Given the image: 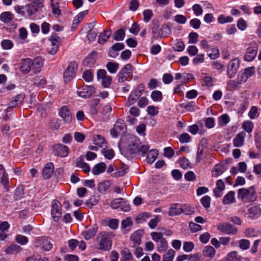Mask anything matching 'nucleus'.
Masks as SVG:
<instances>
[{
    "label": "nucleus",
    "mask_w": 261,
    "mask_h": 261,
    "mask_svg": "<svg viewBox=\"0 0 261 261\" xmlns=\"http://www.w3.org/2000/svg\"><path fill=\"white\" fill-rule=\"evenodd\" d=\"M237 197L244 203H249L254 201L256 198V193L254 186L248 189L241 188L238 190Z\"/></svg>",
    "instance_id": "nucleus-1"
},
{
    "label": "nucleus",
    "mask_w": 261,
    "mask_h": 261,
    "mask_svg": "<svg viewBox=\"0 0 261 261\" xmlns=\"http://www.w3.org/2000/svg\"><path fill=\"white\" fill-rule=\"evenodd\" d=\"M113 237L112 232L102 231L99 233L96 238L99 243L98 249L105 251L110 250L112 246V239Z\"/></svg>",
    "instance_id": "nucleus-2"
},
{
    "label": "nucleus",
    "mask_w": 261,
    "mask_h": 261,
    "mask_svg": "<svg viewBox=\"0 0 261 261\" xmlns=\"http://www.w3.org/2000/svg\"><path fill=\"white\" fill-rule=\"evenodd\" d=\"M134 70V67L131 64H127L124 66L117 75L118 82L123 83L128 78L131 77Z\"/></svg>",
    "instance_id": "nucleus-3"
},
{
    "label": "nucleus",
    "mask_w": 261,
    "mask_h": 261,
    "mask_svg": "<svg viewBox=\"0 0 261 261\" xmlns=\"http://www.w3.org/2000/svg\"><path fill=\"white\" fill-rule=\"evenodd\" d=\"M77 68L78 65L75 62L69 63L64 73V80L65 83L69 82L74 78Z\"/></svg>",
    "instance_id": "nucleus-4"
},
{
    "label": "nucleus",
    "mask_w": 261,
    "mask_h": 261,
    "mask_svg": "<svg viewBox=\"0 0 261 261\" xmlns=\"http://www.w3.org/2000/svg\"><path fill=\"white\" fill-rule=\"evenodd\" d=\"M257 44L255 42H252L247 48L246 53L244 56V60L248 62L252 61L256 57L257 51Z\"/></svg>",
    "instance_id": "nucleus-5"
},
{
    "label": "nucleus",
    "mask_w": 261,
    "mask_h": 261,
    "mask_svg": "<svg viewBox=\"0 0 261 261\" xmlns=\"http://www.w3.org/2000/svg\"><path fill=\"white\" fill-rule=\"evenodd\" d=\"M60 38L56 33H53L49 38L51 45L47 48L49 54L55 55L58 50V45L60 42Z\"/></svg>",
    "instance_id": "nucleus-6"
},
{
    "label": "nucleus",
    "mask_w": 261,
    "mask_h": 261,
    "mask_svg": "<svg viewBox=\"0 0 261 261\" xmlns=\"http://www.w3.org/2000/svg\"><path fill=\"white\" fill-rule=\"evenodd\" d=\"M51 214L54 220L58 222L60 220L62 215L61 207L60 203L57 200H54L51 204Z\"/></svg>",
    "instance_id": "nucleus-7"
},
{
    "label": "nucleus",
    "mask_w": 261,
    "mask_h": 261,
    "mask_svg": "<svg viewBox=\"0 0 261 261\" xmlns=\"http://www.w3.org/2000/svg\"><path fill=\"white\" fill-rule=\"evenodd\" d=\"M97 77L98 80L101 79V84L105 88H108L111 84L112 77L107 75V72L104 69H99L97 72Z\"/></svg>",
    "instance_id": "nucleus-8"
},
{
    "label": "nucleus",
    "mask_w": 261,
    "mask_h": 261,
    "mask_svg": "<svg viewBox=\"0 0 261 261\" xmlns=\"http://www.w3.org/2000/svg\"><path fill=\"white\" fill-rule=\"evenodd\" d=\"M217 228L227 234H235L238 231L237 228L229 223H220L217 225Z\"/></svg>",
    "instance_id": "nucleus-9"
},
{
    "label": "nucleus",
    "mask_w": 261,
    "mask_h": 261,
    "mask_svg": "<svg viewBox=\"0 0 261 261\" xmlns=\"http://www.w3.org/2000/svg\"><path fill=\"white\" fill-rule=\"evenodd\" d=\"M246 215L252 220L258 219L261 216V208L258 205H253L248 208Z\"/></svg>",
    "instance_id": "nucleus-10"
},
{
    "label": "nucleus",
    "mask_w": 261,
    "mask_h": 261,
    "mask_svg": "<svg viewBox=\"0 0 261 261\" xmlns=\"http://www.w3.org/2000/svg\"><path fill=\"white\" fill-rule=\"evenodd\" d=\"M54 149L55 154L61 157H66L69 153L68 147L61 144L54 145Z\"/></svg>",
    "instance_id": "nucleus-11"
},
{
    "label": "nucleus",
    "mask_w": 261,
    "mask_h": 261,
    "mask_svg": "<svg viewBox=\"0 0 261 261\" xmlns=\"http://www.w3.org/2000/svg\"><path fill=\"white\" fill-rule=\"evenodd\" d=\"M128 146V149L130 154H135L138 152L139 146L141 145L140 140L137 137L131 138Z\"/></svg>",
    "instance_id": "nucleus-12"
},
{
    "label": "nucleus",
    "mask_w": 261,
    "mask_h": 261,
    "mask_svg": "<svg viewBox=\"0 0 261 261\" xmlns=\"http://www.w3.org/2000/svg\"><path fill=\"white\" fill-rule=\"evenodd\" d=\"M95 92V88L92 86H86L81 91H77L79 96L83 98H89Z\"/></svg>",
    "instance_id": "nucleus-13"
},
{
    "label": "nucleus",
    "mask_w": 261,
    "mask_h": 261,
    "mask_svg": "<svg viewBox=\"0 0 261 261\" xmlns=\"http://www.w3.org/2000/svg\"><path fill=\"white\" fill-rule=\"evenodd\" d=\"M239 65V61L236 59L229 62L227 66V74L229 78H232L236 73Z\"/></svg>",
    "instance_id": "nucleus-14"
},
{
    "label": "nucleus",
    "mask_w": 261,
    "mask_h": 261,
    "mask_svg": "<svg viewBox=\"0 0 261 261\" xmlns=\"http://www.w3.org/2000/svg\"><path fill=\"white\" fill-rule=\"evenodd\" d=\"M59 114L65 122L69 123L71 121V115L67 106H63L59 109Z\"/></svg>",
    "instance_id": "nucleus-15"
},
{
    "label": "nucleus",
    "mask_w": 261,
    "mask_h": 261,
    "mask_svg": "<svg viewBox=\"0 0 261 261\" xmlns=\"http://www.w3.org/2000/svg\"><path fill=\"white\" fill-rule=\"evenodd\" d=\"M54 170V164L51 163H47L43 169L42 176L44 179H48L52 175Z\"/></svg>",
    "instance_id": "nucleus-16"
},
{
    "label": "nucleus",
    "mask_w": 261,
    "mask_h": 261,
    "mask_svg": "<svg viewBox=\"0 0 261 261\" xmlns=\"http://www.w3.org/2000/svg\"><path fill=\"white\" fill-rule=\"evenodd\" d=\"M246 136V133L242 131L238 134L233 140V146L235 147H240L243 145L244 139Z\"/></svg>",
    "instance_id": "nucleus-17"
},
{
    "label": "nucleus",
    "mask_w": 261,
    "mask_h": 261,
    "mask_svg": "<svg viewBox=\"0 0 261 261\" xmlns=\"http://www.w3.org/2000/svg\"><path fill=\"white\" fill-rule=\"evenodd\" d=\"M143 233L144 232L142 230H138L131 235L130 239L134 242L133 247H135L140 244Z\"/></svg>",
    "instance_id": "nucleus-18"
},
{
    "label": "nucleus",
    "mask_w": 261,
    "mask_h": 261,
    "mask_svg": "<svg viewBox=\"0 0 261 261\" xmlns=\"http://www.w3.org/2000/svg\"><path fill=\"white\" fill-rule=\"evenodd\" d=\"M97 53L93 51L83 61V64L88 67H92L95 63Z\"/></svg>",
    "instance_id": "nucleus-19"
},
{
    "label": "nucleus",
    "mask_w": 261,
    "mask_h": 261,
    "mask_svg": "<svg viewBox=\"0 0 261 261\" xmlns=\"http://www.w3.org/2000/svg\"><path fill=\"white\" fill-rule=\"evenodd\" d=\"M93 141L95 145L100 148L106 149L107 147V142L105 138L100 135H94L93 137Z\"/></svg>",
    "instance_id": "nucleus-20"
},
{
    "label": "nucleus",
    "mask_w": 261,
    "mask_h": 261,
    "mask_svg": "<svg viewBox=\"0 0 261 261\" xmlns=\"http://www.w3.org/2000/svg\"><path fill=\"white\" fill-rule=\"evenodd\" d=\"M32 65V59L30 58L23 59L20 67L21 71L24 73H28L31 69Z\"/></svg>",
    "instance_id": "nucleus-21"
},
{
    "label": "nucleus",
    "mask_w": 261,
    "mask_h": 261,
    "mask_svg": "<svg viewBox=\"0 0 261 261\" xmlns=\"http://www.w3.org/2000/svg\"><path fill=\"white\" fill-rule=\"evenodd\" d=\"M106 165L103 162H100L95 165L92 169V173L95 175H99L105 171Z\"/></svg>",
    "instance_id": "nucleus-22"
},
{
    "label": "nucleus",
    "mask_w": 261,
    "mask_h": 261,
    "mask_svg": "<svg viewBox=\"0 0 261 261\" xmlns=\"http://www.w3.org/2000/svg\"><path fill=\"white\" fill-rule=\"evenodd\" d=\"M171 33L170 28L166 24L162 25L158 33V37L160 38H164L170 35Z\"/></svg>",
    "instance_id": "nucleus-23"
},
{
    "label": "nucleus",
    "mask_w": 261,
    "mask_h": 261,
    "mask_svg": "<svg viewBox=\"0 0 261 261\" xmlns=\"http://www.w3.org/2000/svg\"><path fill=\"white\" fill-rule=\"evenodd\" d=\"M225 170L226 168L223 164H218L215 166L212 171V176L213 177L218 176L222 174Z\"/></svg>",
    "instance_id": "nucleus-24"
},
{
    "label": "nucleus",
    "mask_w": 261,
    "mask_h": 261,
    "mask_svg": "<svg viewBox=\"0 0 261 261\" xmlns=\"http://www.w3.org/2000/svg\"><path fill=\"white\" fill-rule=\"evenodd\" d=\"M33 71L34 73L39 72L40 71V67L43 65L42 60L41 58L37 57L32 61Z\"/></svg>",
    "instance_id": "nucleus-25"
},
{
    "label": "nucleus",
    "mask_w": 261,
    "mask_h": 261,
    "mask_svg": "<svg viewBox=\"0 0 261 261\" xmlns=\"http://www.w3.org/2000/svg\"><path fill=\"white\" fill-rule=\"evenodd\" d=\"M111 34L112 31L111 30H105L98 37V43L101 44L105 43L110 38Z\"/></svg>",
    "instance_id": "nucleus-26"
},
{
    "label": "nucleus",
    "mask_w": 261,
    "mask_h": 261,
    "mask_svg": "<svg viewBox=\"0 0 261 261\" xmlns=\"http://www.w3.org/2000/svg\"><path fill=\"white\" fill-rule=\"evenodd\" d=\"M178 203H173L171 205L168 212V214L170 216L179 215L182 213L181 211V206L178 207Z\"/></svg>",
    "instance_id": "nucleus-27"
},
{
    "label": "nucleus",
    "mask_w": 261,
    "mask_h": 261,
    "mask_svg": "<svg viewBox=\"0 0 261 261\" xmlns=\"http://www.w3.org/2000/svg\"><path fill=\"white\" fill-rule=\"evenodd\" d=\"M97 231V227H93L92 228H90L88 230L86 231H83L82 233L85 239L87 240H88L93 238L96 234Z\"/></svg>",
    "instance_id": "nucleus-28"
},
{
    "label": "nucleus",
    "mask_w": 261,
    "mask_h": 261,
    "mask_svg": "<svg viewBox=\"0 0 261 261\" xmlns=\"http://www.w3.org/2000/svg\"><path fill=\"white\" fill-rule=\"evenodd\" d=\"M235 201L234 192L233 191L229 192L224 196L223 202L224 204H228L233 203Z\"/></svg>",
    "instance_id": "nucleus-29"
},
{
    "label": "nucleus",
    "mask_w": 261,
    "mask_h": 261,
    "mask_svg": "<svg viewBox=\"0 0 261 261\" xmlns=\"http://www.w3.org/2000/svg\"><path fill=\"white\" fill-rule=\"evenodd\" d=\"M158 151L156 149H152L147 154L146 160L147 162L150 164L153 163L158 155Z\"/></svg>",
    "instance_id": "nucleus-30"
},
{
    "label": "nucleus",
    "mask_w": 261,
    "mask_h": 261,
    "mask_svg": "<svg viewBox=\"0 0 261 261\" xmlns=\"http://www.w3.org/2000/svg\"><path fill=\"white\" fill-rule=\"evenodd\" d=\"M114 128L117 130L120 133L124 132L126 129V124L124 120L118 119L114 126Z\"/></svg>",
    "instance_id": "nucleus-31"
},
{
    "label": "nucleus",
    "mask_w": 261,
    "mask_h": 261,
    "mask_svg": "<svg viewBox=\"0 0 261 261\" xmlns=\"http://www.w3.org/2000/svg\"><path fill=\"white\" fill-rule=\"evenodd\" d=\"M216 253L215 249L210 246L204 247L203 250V254L205 257H213Z\"/></svg>",
    "instance_id": "nucleus-32"
},
{
    "label": "nucleus",
    "mask_w": 261,
    "mask_h": 261,
    "mask_svg": "<svg viewBox=\"0 0 261 261\" xmlns=\"http://www.w3.org/2000/svg\"><path fill=\"white\" fill-rule=\"evenodd\" d=\"M125 35V31L122 29H120L116 31L113 35V37L114 40L116 41H121L123 40Z\"/></svg>",
    "instance_id": "nucleus-33"
},
{
    "label": "nucleus",
    "mask_w": 261,
    "mask_h": 261,
    "mask_svg": "<svg viewBox=\"0 0 261 261\" xmlns=\"http://www.w3.org/2000/svg\"><path fill=\"white\" fill-rule=\"evenodd\" d=\"M21 247L16 244L11 245L6 249L7 254H16L20 251Z\"/></svg>",
    "instance_id": "nucleus-34"
},
{
    "label": "nucleus",
    "mask_w": 261,
    "mask_h": 261,
    "mask_svg": "<svg viewBox=\"0 0 261 261\" xmlns=\"http://www.w3.org/2000/svg\"><path fill=\"white\" fill-rule=\"evenodd\" d=\"M108 71L111 73H115L118 69L119 64L116 62H108L106 65Z\"/></svg>",
    "instance_id": "nucleus-35"
},
{
    "label": "nucleus",
    "mask_w": 261,
    "mask_h": 261,
    "mask_svg": "<svg viewBox=\"0 0 261 261\" xmlns=\"http://www.w3.org/2000/svg\"><path fill=\"white\" fill-rule=\"evenodd\" d=\"M13 19V14L10 12H5L0 15V19L2 21L8 23Z\"/></svg>",
    "instance_id": "nucleus-36"
},
{
    "label": "nucleus",
    "mask_w": 261,
    "mask_h": 261,
    "mask_svg": "<svg viewBox=\"0 0 261 261\" xmlns=\"http://www.w3.org/2000/svg\"><path fill=\"white\" fill-rule=\"evenodd\" d=\"M47 84L46 79L35 77L33 80V85L37 87H43Z\"/></svg>",
    "instance_id": "nucleus-37"
},
{
    "label": "nucleus",
    "mask_w": 261,
    "mask_h": 261,
    "mask_svg": "<svg viewBox=\"0 0 261 261\" xmlns=\"http://www.w3.org/2000/svg\"><path fill=\"white\" fill-rule=\"evenodd\" d=\"M144 85L143 84H140L137 86L136 89L133 90L131 93L133 94L135 97H137V98H139L142 95V92L144 90Z\"/></svg>",
    "instance_id": "nucleus-38"
},
{
    "label": "nucleus",
    "mask_w": 261,
    "mask_h": 261,
    "mask_svg": "<svg viewBox=\"0 0 261 261\" xmlns=\"http://www.w3.org/2000/svg\"><path fill=\"white\" fill-rule=\"evenodd\" d=\"M88 13V10L82 11L78 14L73 20V25H76L83 19V18Z\"/></svg>",
    "instance_id": "nucleus-39"
},
{
    "label": "nucleus",
    "mask_w": 261,
    "mask_h": 261,
    "mask_svg": "<svg viewBox=\"0 0 261 261\" xmlns=\"http://www.w3.org/2000/svg\"><path fill=\"white\" fill-rule=\"evenodd\" d=\"M244 233L247 237H255L258 236L260 234V232L258 230H256L254 228H249L247 229Z\"/></svg>",
    "instance_id": "nucleus-40"
},
{
    "label": "nucleus",
    "mask_w": 261,
    "mask_h": 261,
    "mask_svg": "<svg viewBox=\"0 0 261 261\" xmlns=\"http://www.w3.org/2000/svg\"><path fill=\"white\" fill-rule=\"evenodd\" d=\"M150 217V214L146 212L140 214L135 219V221L137 223H141L144 222Z\"/></svg>",
    "instance_id": "nucleus-41"
},
{
    "label": "nucleus",
    "mask_w": 261,
    "mask_h": 261,
    "mask_svg": "<svg viewBox=\"0 0 261 261\" xmlns=\"http://www.w3.org/2000/svg\"><path fill=\"white\" fill-rule=\"evenodd\" d=\"M123 200L124 198H123L114 199L111 202V207L113 209L118 208L119 207H121V204L123 202Z\"/></svg>",
    "instance_id": "nucleus-42"
},
{
    "label": "nucleus",
    "mask_w": 261,
    "mask_h": 261,
    "mask_svg": "<svg viewBox=\"0 0 261 261\" xmlns=\"http://www.w3.org/2000/svg\"><path fill=\"white\" fill-rule=\"evenodd\" d=\"M254 72L255 68L253 67H251L245 69L243 75L245 76V77L244 79H242L241 80L246 81L248 79V78L251 76L252 74L254 73Z\"/></svg>",
    "instance_id": "nucleus-43"
},
{
    "label": "nucleus",
    "mask_w": 261,
    "mask_h": 261,
    "mask_svg": "<svg viewBox=\"0 0 261 261\" xmlns=\"http://www.w3.org/2000/svg\"><path fill=\"white\" fill-rule=\"evenodd\" d=\"M253 126V123L250 121H245L242 124L243 128L248 133L252 131Z\"/></svg>",
    "instance_id": "nucleus-44"
},
{
    "label": "nucleus",
    "mask_w": 261,
    "mask_h": 261,
    "mask_svg": "<svg viewBox=\"0 0 261 261\" xmlns=\"http://www.w3.org/2000/svg\"><path fill=\"white\" fill-rule=\"evenodd\" d=\"M110 186V185L109 181H105L98 184L97 189L100 193H102L109 188Z\"/></svg>",
    "instance_id": "nucleus-45"
},
{
    "label": "nucleus",
    "mask_w": 261,
    "mask_h": 261,
    "mask_svg": "<svg viewBox=\"0 0 261 261\" xmlns=\"http://www.w3.org/2000/svg\"><path fill=\"white\" fill-rule=\"evenodd\" d=\"M42 247L41 248L44 251H49L52 248V244L50 241L46 239H42Z\"/></svg>",
    "instance_id": "nucleus-46"
},
{
    "label": "nucleus",
    "mask_w": 261,
    "mask_h": 261,
    "mask_svg": "<svg viewBox=\"0 0 261 261\" xmlns=\"http://www.w3.org/2000/svg\"><path fill=\"white\" fill-rule=\"evenodd\" d=\"M175 252L173 249H170L163 256V261H172L174 257Z\"/></svg>",
    "instance_id": "nucleus-47"
},
{
    "label": "nucleus",
    "mask_w": 261,
    "mask_h": 261,
    "mask_svg": "<svg viewBox=\"0 0 261 261\" xmlns=\"http://www.w3.org/2000/svg\"><path fill=\"white\" fill-rule=\"evenodd\" d=\"M121 255L124 258V261L132 260L133 258V255L127 248H124L121 252Z\"/></svg>",
    "instance_id": "nucleus-48"
},
{
    "label": "nucleus",
    "mask_w": 261,
    "mask_h": 261,
    "mask_svg": "<svg viewBox=\"0 0 261 261\" xmlns=\"http://www.w3.org/2000/svg\"><path fill=\"white\" fill-rule=\"evenodd\" d=\"M248 116L252 119L257 118L259 116L257 108L255 106L252 107L248 113Z\"/></svg>",
    "instance_id": "nucleus-49"
},
{
    "label": "nucleus",
    "mask_w": 261,
    "mask_h": 261,
    "mask_svg": "<svg viewBox=\"0 0 261 261\" xmlns=\"http://www.w3.org/2000/svg\"><path fill=\"white\" fill-rule=\"evenodd\" d=\"M179 163L180 165V167L184 169H186L189 167H190L191 163L190 161L185 157H182L179 159Z\"/></svg>",
    "instance_id": "nucleus-50"
},
{
    "label": "nucleus",
    "mask_w": 261,
    "mask_h": 261,
    "mask_svg": "<svg viewBox=\"0 0 261 261\" xmlns=\"http://www.w3.org/2000/svg\"><path fill=\"white\" fill-rule=\"evenodd\" d=\"M151 97L154 101H161L162 99V94L161 91L154 90L151 94Z\"/></svg>",
    "instance_id": "nucleus-51"
},
{
    "label": "nucleus",
    "mask_w": 261,
    "mask_h": 261,
    "mask_svg": "<svg viewBox=\"0 0 261 261\" xmlns=\"http://www.w3.org/2000/svg\"><path fill=\"white\" fill-rule=\"evenodd\" d=\"M143 14L144 16L143 20L146 22H149L153 16L152 11L149 9L145 10L143 11Z\"/></svg>",
    "instance_id": "nucleus-52"
},
{
    "label": "nucleus",
    "mask_w": 261,
    "mask_h": 261,
    "mask_svg": "<svg viewBox=\"0 0 261 261\" xmlns=\"http://www.w3.org/2000/svg\"><path fill=\"white\" fill-rule=\"evenodd\" d=\"M229 116L227 114H223L219 119V124L220 126H224L229 122Z\"/></svg>",
    "instance_id": "nucleus-53"
},
{
    "label": "nucleus",
    "mask_w": 261,
    "mask_h": 261,
    "mask_svg": "<svg viewBox=\"0 0 261 261\" xmlns=\"http://www.w3.org/2000/svg\"><path fill=\"white\" fill-rule=\"evenodd\" d=\"M101 153L104 155L105 157L109 160H111L114 156V151L113 149H108L103 148L101 150Z\"/></svg>",
    "instance_id": "nucleus-54"
},
{
    "label": "nucleus",
    "mask_w": 261,
    "mask_h": 261,
    "mask_svg": "<svg viewBox=\"0 0 261 261\" xmlns=\"http://www.w3.org/2000/svg\"><path fill=\"white\" fill-rule=\"evenodd\" d=\"M233 18L231 16L225 17L223 15H220L218 18V21L219 23L223 24L226 22H230L232 21Z\"/></svg>",
    "instance_id": "nucleus-55"
},
{
    "label": "nucleus",
    "mask_w": 261,
    "mask_h": 261,
    "mask_svg": "<svg viewBox=\"0 0 261 261\" xmlns=\"http://www.w3.org/2000/svg\"><path fill=\"white\" fill-rule=\"evenodd\" d=\"M181 211H182V213H184L187 215H190L195 212L194 208L187 206L186 205H181Z\"/></svg>",
    "instance_id": "nucleus-56"
},
{
    "label": "nucleus",
    "mask_w": 261,
    "mask_h": 261,
    "mask_svg": "<svg viewBox=\"0 0 261 261\" xmlns=\"http://www.w3.org/2000/svg\"><path fill=\"white\" fill-rule=\"evenodd\" d=\"M83 78L87 82H91L93 80V75L90 70L85 71L82 75Z\"/></svg>",
    "instance_id": "nucleus-57"
},
{
    "label": "nucleus",
    "mask_w": 261,
    "mask_h": 261,
    "mask_svg": "<svg viewBox=\"0 0 261 261\" xmlns=\"http://www.w3.org/2000/svg\"><path fill=\"white\" fill-rule=\"evenodd\" d=\"M1 46L4 49H10L13 46V42L10 40H4L1 42Z\"/></svg>",
    "instance_id": "nucleus-58"
},
{
    "label": "nucleus",
    "mask_w": 261,
    "mask_h": 261,
    "mask_svg": "<svg viewBox=\"0 0 261 261\" xmlns=\"http://www.w3.org/2000/svg\"><path fill=\"white\" fill-rule=\"evenodd\" d=\"M201 203L205 208H208L210 206L211 198L208 196H204L201 199Z\"/></svg>",
    "instance_id": "nucleus-59"
},
{
    "label": "nucleus",
    "mask_w": 261,
    "mask_h": 261,
    "mask_svg": "<svg viewBox=\"0 0 261 261\" xmlns=\"http://www.w3.org/2000/svg\"><path fill=\"white\" fill-rule=\"evenodd\" d=\"M239 247L243 250H247L250 247V242L246 239H242L239 241Z\"/></svg>",
    "instance_id": "nucleus-60"
},
{
    "label": "nucleus",
    "mask_w": 261,
    "mask_h": 261,
    "mask_svg": "<svg viewBox=\"0 0 261 261\" xmlns=\"http://www.w3.org/2000/svg\"><path fill=\"white\" fill-rule=\"evenodd\" d=\"M185 49V44L184 42L181 40H177L175 47H173V49L177 51H181Z\"/></svg>",
    "instance_id": "nucleus-61"
},
{
    "label": "nucleus",
    "mask_w": 261,
    "mask_h": 261,
    "mask_svg": "<svg viewBox=\"0 0 261 261\" xmlns=\"http://www.w3.org/2000/svg\"><path fill=\"white\" fill-rule=\"evenodd\" d=\"M133 225V221L130 217H127L121 222V228L125 229L127 227Z\"/></svg>",
    "instance_id": "nucleus-62"
},
{
    "label": "nucleus",
    "mask_w": 261,
    "mask_h": 261,
    "mask_svg": "<svg viewBox=\"0 0 261 261\" xmlns=\"http://www.w3.org/2000/svg\"><path fill=\"white\" fill-rule=\"evenodd\" d=\"M192 10L194 11V14L198 16L202 14L203 10L199 4H195L192 6Z\"/></svg>",
    "instance_id": "nucleus-63"
},
{
    "label": "nucleus",
    "mask_w": 261,
    "mask_h": 261,
    "mask_svg": "<svg viewBox=\"0 0 261 261\" xmlns=\"http://www.w3.org/2000/svg\"><path fill=\"white\" fill-rule=\"evenodd\" d=\"M0 182L5 187H7L8 186V175L6 172H4V173L2 174V176L0 178Z\"/></svg>",
    "instance_id": "nucleus-64"
}]
</instances>
